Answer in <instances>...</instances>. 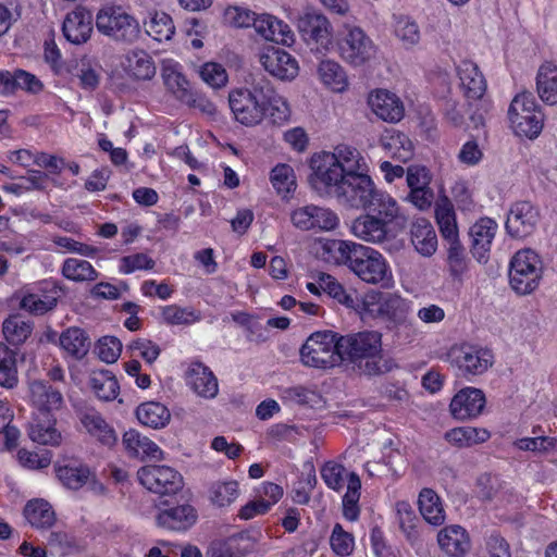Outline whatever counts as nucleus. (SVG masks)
Here are the masks:
<instances>
[{
	"mask_svg": "<svg viewBox=\"0 0 557 557\" xmlns=\"http://www.w3.org/2000/svg\"><path fill=\"white\" fill-rule=\"evenodd\" d=\"M419 509L426 522L433 525H441L445 521V512L440 496L431 488H423L420 492Z\"/></svg>",
	"mask_w": 557,
	"mask_h": 557,
	"instance_id": "obj_37",
	"label": "nucleus"
},
{
	"mask_svg": "<svg viewBox=\"0 0 557 557\" xmlns=\"http://www.w3.org/2000/svg\"><path fill=\"white\" fill-rule=\"evenodd\" d=\"M369 248L370 247L361 244L343 239H331L323 246L324 251H326L337 264L347 265L352 272L362 260L363 256L369 252Z\"/></svg>",
	"mask_w": 557,
	"mask_h": 557,
	"instance_id": "obj_20",
	"label": "nucleus"
},
{
	"mask_svg": "<svg viewBox=\"0 0 557 557\" xmlns=\"http://www.w3.org/2000/svg\"><path fill=\"white\" fill-rule=\"evenodd\" d=\"M24 516L36 529H49L55 522L52 506L44 499L29 500L24 508Z\"/></svg>",
	"mask_w": 557,
	"mask_h": 557,
	"instance_id": "obj_35",
	"label": "nucleus"
},
{
	"mask_svg": "<svg viewBox=\"0 0 557 557\" xmlns=\"http://www.w3.org/2000/svg\"><path fill=\"white\" fill-rule=\"evenodd\" d=\"M447 245L449 272L458 277L467 270L465 249L459 240V235L444 239Z\"/></svg>",
	"mask_w": 557,
	"mask_h": 557,
	"instance_id": "obj_53",
	"label": "nucleus"
},
{
	"mask_svg": "<svg viewBox=\"0 0 557 557\" xmlns=\"http://www.w3.org/2000/svg\"><path fill=\"white\" fill-rule=\"evenodd\" d=\"M344 472L342 465L329 461L322 467L321 476L330 488L338 491L344 486Z\"/></svg>",
	"mask_w": 557,
	"mask_h": 557,
	"instance_id": "obj_63",
	"label": "nucleus"
},
{
	"mask_svg": "<svg viewBox=\"0 0 557 557\" xmlns=\"http://www.w3.org/2000/svg\"><path fill=\"white\" fill-rule=\"evenodd\" d=\"M508 119L515 134L529 139L539 137L544 126V114L530 91L518 94L512 99Z\"/></svg>",
	"mask_w": 557,
	"mask_h": 557,
	"instance_id": "obj_5",
	"label": "nucleus"
},
{
	"mask_svg": "<svg viewBox=\"0 0 557 557\" xmlns=\"http://www.w3.org/2000/svg\"><path fill=\"white\" fill-rule=\"evenodd\" d=\"M187 380L194 392L201 397L213 398L219 392L216 377L208 367L200 362L191 366Z\"/></svg>",
	"mask_w": 557,
	"mask_h": 557,
	"instance_id": "obj_28",
	"label": "nucleus"
},
{
	"mask_svg": "<svg viewBox=\"0 0 557 557\" xmlns=\"http://www.w3.org/2000/svg\"><path fill=\"white\" fill-rule=\"evenodd\" d=\"M99 33L117 44L132 45L141 34L139 22L122 7L111 5L100 9L96 15Z\"/></svg>",
	"mask_w": 557,
	"mask_h": 557,
	"instance_id": "obj_4",
	"label": "nucleus"
},
{
	"mask_svg": "<svg viewBox=\"0 0 557 557\" xmlns=\"http://www.w3.org/2000/svg\"><path fill=\"white\" fill-rule=\"evenodd\" d=\"M310 186L320 195L334 197L337 201L350 208L363 210H376L380 206L386 209L393 207L392 197L376 188L371 176L362 171L342 174L336 182L315 181Z\"/></svg>",
	"mask_w": 557,
	"mask_h": 557,
	"instance_id": "obj_1",
	"label": "nucleus"
},
{
	"mask_svg": "<svg viewBox=\"0 0 557 557\" xmlns=\"http://www.w3.org/2000/svg\"><path fill=\"white\" fill-rule=\"evenodd\" d=\"M53 414H34L29 425V437L41 445L57 446L61 442V433L54 428Z\"/></svg>",
	"mask_w": 557,
	"mask_h": 557,
	"instance_id": "obj_29",
	"label": "nucleus"
},
{
	"mask_svg": "<svg viewBox=\"0 0 557 557\" xmlns=\"http://www.w3.org/2000/svg\"><path fill=\"white\" fill-rule=\"evenodd\" d=\"M33 331V323L24 321L20 315H10L4 320L2 325V332L7 341L13 345H20L24 343Z\"/></svg>",
	"mask_w": 557,
	"mask_h": 557,
	"instance_id": "obj_47",
	"label": "nucleus"
},
{
	"mask_svg": "<svg viewBox=\"0 0 557 557\" xmlns=\"http://www.w3.org/2000/svg\"><path fill=\"white\" fill-rule=\"evenodd\" d=\"M32 401L37 414H53L63 404V396L60 391L52 387L48 382L34 381L29 385Z\"/></svg>",
	"mask_w": 557,
	"mask_h": 557,
	"instance_id": "obj_22",
	"label": "nucleus"
},
{
	"mask_svg": "<svg viewBox=\"0 0 557 557\" xmlns=\"http://www.w3.org/2000/svg\"><path fill=\"white\" fill-rule=\"evenodd\" d=\"M339 336L333 331L311 334L300 348V358L305 366L312 368H333L339 359Z\"/></svg>",
	"mask_w": 557,
	"mask_h": 557,
	"instance_id": "obj_6",
	"label": "nucleus"
},
{
	"mask_svg": "<svg viewBox=\"0 0 557 557\" xmlns=\"http://www.w3.org/2000/svg\"><path fill=\"white\" fill-rule=\"evenodd\" d=\"M453 362L463 375H481L494 363V356L490 349L478 346L463 345L453 350Z\"/></svg>",
	"mask_w": 557,
	"mask_h": 557,
	"instance_id": "obj_14",
	"label": "nucleus"
},
{
	"mask_svg": "<svg viewBox=\"0 0 557 557\" xmlns=\"http://www.w3.org/2000/svg\"><path fill=\"white\" fill-rule=\"evenodd\" d=\"M17 351L0 342V386L13 388L17 385Z\"/></svg>",
	"mask_w": 557,
	"mask_h": 557,
	"instance_id": "obj_42",
	"label": "nucleus"
},
{
	"mask_svg": "<svg viewBox=\"0 0 557 557\" xmlns=\"http://www.w3.org/2000/svg\"><path fill=\"white\" fill-rule=\"evenodd\" d=\"M260 63L273 77L281 81L294 79L299 71L298 62L287 51L269 47L260 54Z\"/></svg>",
	"mask_w": 557,
	"mask_h": 557,
	"instance_id": "obj_17",
	"label": "nucleus"
},
{
	"mask_svg": "<svg viewBox=\"0 0 557 557\" xmlns=\"http://www.w3.org/2000/svg\"><path fill=\"white\" fill-rule=\"evenodd\" d=\"M330 543L334 553L338 556H348L354 549V537L346 532L339 523L333 528Z\"/></svg>",
	"mask_w": 557,
	"mask_h": 557,
	"instance_id": "obj_57",
	"label": "nucleus"
},
{
	"mask_svg": "<svg viewBox=\"0 0 557 557\" xmlns=\"http://www.w3.org/2000/svg\"><path fill=\"white\" fill-rule=\"evenodd\" d=\"M410 235L411 243L420 255L430 257L436 251L437 237L429 220L416 219L411 224Z\"/></svg>",
	"mask_w": 557,
	"mask_h": 557,
	"instance_id": "obj_27",
	"label": "nucleus"
},
{
	"mask_svg": "<svg viewBox=\"0 0 557 557\" xmlns=\"http://www.w3.org/2000/svg\"><path fill=\"white\" fill-rule=\"evenodd\" d=\"M290 219L296 227L304 231L312 228L331 231L338 224V218L333 211L312 205L296 209Z\"/></svg>",
	"mask_w": 557,
	"mask_h": 557,
	"instance_id": "obj_18",
	"label": "nucleus"
},
{
	"mask_svg": "<svg viewBox=\"0 0 557 557\" xmlns=\"http://www.w3.org/2000/svg\"><path fill=\"white\" fill-rule=\"evenodd\" d=\"M361 482L359 476L351 472L348 475L347 492L343 497V515L349 521H356L359 517L358 502L360 498Z\"/></svg>",
	"mask_w": 557,
	"mask_h": 557,
	"instance_id": "obj_49",
	"label": "nucleus"
},
{
	"mask_svg": "<svg viewBox=\"0 0 557 557\" xmlns=\"http://www.w3.org/2000/svg\"><path fill=\"white\" fill-rule=\"evenodd\" d=\"M95 351L102 361L113 363L122 352V343L115 336H103L98 341Z\"/></svg>",
	"mask_w": 557,
	"mask_h": 557,
	"instance_id": "obj_55",
	"label": "nucleus"
},
{
	"mask_svg": "<svg viewBox=\"0 0 557 557\" xmlns=\"http://www.w3.org/2000/svg\"><path fill=\"white\" fill-rule=\"evenodd\" d=\"M269 91V79L256 75L250 87L230 92L228 104L237 122L245 126H255L264 119V100Z\"/></svg>",
	"mask_w": 557,
	"mask_h": 557,
	"instance_id": "obj_3",
	"label": "nucleus"
},
{
	"mask_svg": "<svg viewBox=\"0 0 557 557\" xmlns=\"http://www.w3.org/2000/svg\"><path fill=\"white\" fill-rule=\"evenodd\" d=\"M62 30L70 42L75 45L86 42L92 32L91 13L84 9L69 13L63 22Z\"/></svg>",
	"mask_w": 557,
	"mask_h": 557,
	"instance_id": "obj_23",
	"label": "nucleus"
},
{
	"mask_svg": "<svg viewBox=\"0 0 557 557\" xmlns=\"http://www.w3.org/2000/svg\"><path fill=\"white\" fill-rule=\"evenodd\" d=\"M61 347L76 359L86 356L90 347V339L84 330L79 327H70L60 335Z\"/></svg>",
	"mask_w": 557,
	"mask_h": 557,
	"instance_id": "obj_38",
	"label": "nucleus"
},
{
	"mask_svg": "<svg viewBox=\"0 0 557 557\" xmlns=\"http://www.w3.org/2000/svg\"><path fill=\"white\" fill-rule=\"evenodd\" d=\"M136 417L145 426L162 429L170 422L171 413L163 404L147 401L137 407Z\"/></svg>",
	"mask_w": 557,
	"mask_h": 557,
	"instance_id": "obj_31",
	"label": "nucleus"
},
{
	"mask_svg": "<svg viewBox=\"0 0 557 557\" xmlns=\"http://www.w3.org/2000/svg\"><path fill=\"white\" fill-rule=\"evenodd\" d=\"M55 473L59 481L70 490L81 488L90 476L89 468L77 461L55 466Z\"/></svg>",
	"mask_w": 557,
	"mask_h": 557,
	"instance_id": "obj_36",
	"label": "nucleus"
},
{
	"mask_svg": "<svg viewBox=\"0 0 557 557\" xmlns=\"http://www.w3.org/2000/svg\"><path fill=\"white\" fill-rule=\"evenodd\" d=\"M354 273L363 282L381 287H389L393 283L392 271L384 257L373 248H369Z\"/></svg>",
	"mask_w": 557,
	"mask_h": 557,
	"instance_id": "obj_16",
	"label": "nucleus"
},
{
	"mask_svg": "<svg viewBox=\"0 0 557 557\" xmlns=\"http://www.w3.org/2000/svg\"><path fill=\"white\" fill-rule=\"evenodd\" d=\"M499 480L490 473H483L476 479V493L482 500H492L499 490Z\"/></svg>",
	"mask_w": 557,
	"mask_h": 557,
	"instance_id": "obj_64",
	"label": "nucleus"
},
{
	"mask_svg": "<svg viewBox=\"0 0 557 557\" xmlns=\"http://www.w3.org/2000/svg\"><path fill=\"white\" fill-rule=\"evenodd\" d=\"M458 74L466 96L473 100L482 98L486 90V82L478 65L472 61H462L458 66Z\"/></svg>",
	"mask_w": 557,
	"mask_h": 557,
	"instance_id": "obj_30",
	"label": "nucleus"
},
{
	"mask_svg": "<svg viewBox=\"0 0 557 557\" xmlns=\"http://www.w3.org/2000/svg\"><path fill=\"white\" fill-rule=\"evenodd\" d=\"M86 430L98 438L103 445L112 446L117 441L115 431L97 412H86L81 417Z\"/></svg>",
	"mask_w": 557,
	"mask_h": 557,
	"instance_id": "obj_39",
	"label": "nucleus"
},
{
	"mask_svg": "<svg viewBox=\"0 0 557 557\" xmlns=\"http://www.w3.org/2000/svg\"><path fill=\"white\" fill-rule=\"evenodd\" d=\"M537 94L543 102L547 104L557 103V66L553 63H545L540 66L536 75Z\"/></svg>",
	"mask_w": 557,
	"mask_h": 557,
	"instance_id": "obj_33",
	"label": "nucleus"
},
{
	"mask_svg": "<svg viewBox=\"0 0 557 557\" xmlns=\"http://www.w3.org/2000/svg\"><path fill=\"white\" fill-rule=\"evenodd\" d=\"M396 36L406 47H412L420 40V32L417 23L409 17L398 18L395 26Z\"/></svg>",
	"mask_w": 557,
	"mask_h": 557,
	"instance_id": "obj_60",
	"label": "nucleus"
},
{
	"mask_svg": "<svg viewBox=\"0 0 557 557\" xmlns=\"http://www.w3.org/2000/svg\"><path fill=\"white\" fill-rule=\"evenodd\" d=\"M539 220L540 212L531 202L519 201L509 210L506 231L511 237L524 238L535 231Z\"/></svg>",
	"mask_w": 557,
	"mask_h": 557,
	"instance_id": "obj_15",
	"label": "nucleus"
},
{
	"mask_svg": "<svg viewBox=\"0 0 557 557\" xmlns=\"http://www.w3.org/2000/svg\"><path fill=\"white\" fill-rule=\"evenodd\" d=\"M497 224L490 218H481L469 230L471 237L470 251L479 261H485L491 249L492 240L495 237Z\"/></svg>",
	"mask_w": 557,
	"mask_h": 557,
	"instance_id": "obj_21",
	"label": "nucleus"
},
{
	"mask_svg": "<svg viewBox=\"0 0 557 557\" xmlns=\"http://www.w3.org/2000/svg\"><path fill=\"white\" fill-rule=\"evenodd\" d=\"M163 319L172 325L190 324L200 320V314L188 308L166 306L162 310Z\"/></svg>",
	"mask_w": 557,
	"mask_h": 557,
	"instance_id": "obj_56",
	"label": "nucleus"
},
{
	"mask_svg": "<svg viewBox=\"0 0 557 557\" xmlns=\"http://www.w3.org/2000/svg\"><path fill=\"white\" fill-rule=\"evenodd\" d=\"M224 23L235 28L250 27L255 12L243 7H228L224 11Z\"/></svg>",
	"mask_w": 557,
	"mask_h": 557,
	"instance_id": "obj_59",
	"label": "nucleus"
},
{
	"mask_svg": "<svg viewBox=\"0 0 557 557\" xmlns=\"http://www.w3.org/2000/svg\"><path fill=\"white\" fill-rule=\"evenodd\" d=\"M129 72L133 77L149 81L156 75L152 57L145 50H134L127 57Z\"/></svg>",
	"mask_w": 557,
	"mask_h": 557,
	"instance_id": "obj_44",
	"label": "nucleus"
},
{
	"mask_svg": "<svg viewBox=\"0 0 557 557\" xmlns=\"http://www.w3.org/2000/svg\"><path fill=\"white\" fill-rule=\"evenodd\" d=\"M318 73L321 81L334 90L342 91L347 86V76L343 67L335 61L323 60L320 62Z\"/></svg>",
	"mask_w": 557,
	"mask_h": 557,
	"instance_id": "obj_51",
	"label": "nucleus"
},
{
	"mask_svg": "<svg viewBox=\"0 0 557 557\" xmlns=\"http://www.w3.org/2000/svg\"><path fill=\"white\" fill-rule=\"evenodd\" d=\"M197 520L195 508L188 504L160 510L157 516V523L160 527L183 531L190 528Z\"/></svg>",
	"mask_w": 557,
	"mask_h": 557,
	"instance_id": "obj_25",
	"label": "nucleus"
},
{
	"mask_svg": "<svg viewBox=\"0 0 557 557\" xmlns=\"http://www.w3.org/2000/svg\"><path fill=\"white\" fill-rule=\"evenodd\" d=\"M239 495L235 480L213 482L209 488V498L214 506H230Z\"/></svg>",
	"mask_w": 557,
	"mask_h": 557,
	"instance_id": "obj_50",
	"label": "nucleus"
},
{
	"mask_svg": "<svg viewBox=\"0 0 557 557\" xmlns=\"http://www.w3.org/2000/svg\"><path fill=\"white\" fill-rule=\"evenodd\" d=\"M90 386L97 397L104 401L115 399L120 391L116 377L108 370L95 372L90 377Z\"/></svg>",
	"mask_w": 557,
	"mask_h": 557,
	"instance_id": "obj_43",
	"label": "nucleus"
},
{
	"mask_svg": "<svg viewBox=\"0 0 557 557\" xmlns=\"http://www.w3.org/2000/svg\"><path fill=\"white\" fill-rule=\"evenodd\" d=\"M542 260L532 249L517 251L510 261L509 283L519 295H528L535 290L542 278Z\"/></svg>",
	"mask_w": 557,
	"mask_h": 557,
	"instance_id": "obj_7",
	"label": "nucleus"
},
{
	"mask_svg": "<svg viewBox=\"0 0 557 557\" xmlns=\"http://www.w3.org/2000/svg\"><path fill=\"white\" fill-rule=\"evenodd\" d=\"M123 445L133 457L158 458L162 455L159 446L146 436H141L136 430H128L123 435Z\"/></svg>",
	"mask_w": 557,
	"mask_h": 557,
	"instance_id": "obj_34",
	"label": "nucleus"
},
{
	"mask_svg": "<svg viewBox=\"0 0 557 557\" xmlns=\"http://www.w3.org/2000/svg\"><path fill=\"white\" fill-rule=\"evenodd\" d=\"M359 312L363 317L377 318L395 326L406 321L408 305L396 294L370 292L362 297Z\"/></svg>",
	"mask_w": 557,
	"mask_h": 557,
	"instance_id": "obj_8",
	"label": "nucleus"
},
{
	"mask_svg": "<svg viewBox=\"0 0 557 557\" xmlns=\"http://www.w3.org/2000/svg\"><path fill=\"white\" fill-rule=\"evenodd\" d=\"M361 161L363 159L356 148L338 145L333 152L323 151L311 158L308 182L312 184L322 178L336 182L342 174L361 171Z\"/></svg>",
	"mask_w": 557,
	"mask_h": 557,
	"instance_id": "obj_2",
	"label": "nucleus"
},
{
	"mask_svg": "<svg viewBox=\"0 0 557 557\" xmlns=\"http://www.w3.org/2000/svg\"><path fill=\"white\" fill-rule=\"evenodd\" d=\"M383 147L392 152L393 158L407 162L413 157V145L401 132H392L382 138Z\"/></svg>",
	"mask_w": 557,
	"mask_h": 557,
	"instance_id": "obj_45",
	"label": "nucleus"
},
{
	"mask_svg": "<svg viewBox=\"0 0 557 557\" xmlns=\"http://www.w3.org/2000/svg\"><path fill=\"white\" fill-rule=\"evenodd\" d=\"M319 285L320 288L330 297L336 299L347 308H352L359 312L362 298H360L356 293H347L335 277L326 273H320Z\"/></svg>",
	"mask_w": 557,
	"mask_h": 557,
	"instance_id": "obj_32",
	"label": "nucleus"
},
{
	"mask_svg": "<svg viewBox=\"0 0 557 557\" xmlns=\"http://www.w3.org/2000/svg\"><path fill=\"white\" fill-rule=\"evenodd\" d=\"M264 100V117H269L275 125L286 123L290 117V109L287 101L281 97L269 81V91Z\"/></svg>",
	"mask_w": 557,
	"mask_h": 557,
	"instance_id": "obj_40",
	"label": "nucleus"
},
{
	"mask_svg": "<svg viewBox=\"0 0 557 557\" xmlns=\"http://www.w3.org/2000/svg\"><path fill=\"white\" fill-rule=\"evenodd\" d=\"M271 183L278 194H288L296 188L294 171L288 164H277L271 172Z\"/></svg>",
	"mask_w": 557,
	"mask_h": 557,
	"instance_id": "obj_54",
	"label": "nucleus"
},
{
	"mask_svg": "<svg viewBox=\"0 0 557 557\" xmlns=\"http://www.w3.org/2000/svg\"><path fill=\"white\" fill-rule=\"evenodd\" d=\"M57 302L58 300L54 297L40 299L35 294H27L22 298L20 307L32 314L41 315L52 310L57 306Z\"/></svg>",
	"mask_w": 557,
	"mask_h": 557,
	"instance_id": "obj_61",
	"label": "nucleus"
},
{
	"mask_svg": "<svg viewBox=\"0 0 557 557\" xmlns=\"http://www.w3.org/2000/svg\"><path fill=\"white\" fill-rule=\"evenodd\" d=\"M484 393L475 387L460 389L451 399L449 411L455 419L467 420L480 416L485 407Z\"/></svg>",
	"mask_w": 557,
	"mask_h": 557,
	"instance_id": "obj_19",
	"label": "nucleus"
},
{
	"mask_svg": "<svg viewBox=\"0 0 557 557\" xmlns=\"http://www.w3.org/2000/svg\"><path fill=\"white\" fill-rule=\"evenodd\" d=\"M140 484L161 496L174 495L183 488V476L168 466L148 465L137 471Z\"/></svg>",
	"mask_w": 557,
	"mask_h": 557,
	"instance_id": "obj_10",
	"label": "nucleus"
},
{
	"mask_svg": "<svg viewBox=\"0 0 557 557\" xmlns=\"http://www.w3.org/2000/svg\"><path fill=\"white\" fill-rule=\"evenodd\" d=\"M396 510L401 531L409 540L417 537L416 521L418 520L412 507L406 502H398Z\"/></svg>",
	"mask_w": 557,
	"mask_h": 557,
	"instance_id": "obj_58",
	"label": "nucleus"
},
{
	"mask_svg": "<svg viewBox=\"0 0 557 557\" xmlns=\"http://www.w3.org/2000/svg\"><path fill=\"white\" fill-rule=\"evenodd\" d=\"M435 218L443 239L458 235L454 206L446 196L436 201Z\"/></svg>",
	"mask_w": 557,
	"mask_h": 557,
	"instance_id": "obj_41",
	"label": "nucleus"
},
{
	"mask_svg": "<svg viewBox=\"0 0 557 557\" xmlns=\"http://www.w3.org/2000/svg\"><path fill=\"white\" fill-rule=\"evenodd\" d=\"M369 104L372 111L383 121L398 122L404 116V106L399 98L387 91L376 90L369 97Z\"/></svg>",
	"mask_w": 557,
	"mask_h": 557,
	"instance_id": "obj_24",
	"label": "nucleus"
},
{
	"mask_svg": "<svg viewBox=\"0 0 557 557\" xmlns=\"http://www.w3.org/2000/svg\"><path fill=\"white\" fill-rule=\"evenodd\" d=\"M393 207L386 209L380 206L376 210H364L367 213L356 218L351 224V232L355 236L371 243H382L386 239L388 224L397 219L399 208L395 199H392Z\"/></svg>",
	"mask_w": 557,
	"mask_h": 557,
	"instance_id": "obj_9",
	"label": "nucleus"
},
{
	"mask_svg": "<svg viewBox=\"0 0 557 557\" xmlns=\"http://www.w3.org/2000/svg\"><path fill=\"white\" fill-rule=\"evenodd\" d=\"M147 35L157 41L169 40L175 32L171 16L164 12H156L149 21L145 22Z\"/></svg>",
	"mask_w": 557,
	"mask_h": 557,
	"instance_id": "obj_48",
	"label": "nucleus"
},
{
	"mask_svg": "<svg viewBox=\"0 0 557 557\" xmlns=\"http://www.w3.org/2000/svg\"><path fill=\"white\" fill-rule=\"evenodd\" d=\"M445 438L457 446H472L484 443L490 438V432L485 429L471 426L455 428L445 434Z\"/></svg>",
	"mask_w": 557,
	"mask_h": 557,
	"instance_id": "obj_46",
	"label": "nucleus"
},
{
	"mask_svg": "<svg viewBox=\"0 0 557 557\" xmlns=\"http://www.w3.org/2000/svg\"><path fill=\"white\" fill-rule=\"evenodd\" d=\"M62 274L67 280L75 282L95 281L98 272L86 261L76 258H69L62 267Z\"/></svg>",
	"mask_w": 557,
	"mask_h": 557,
	"instance_id": "obj_52",
	"label": "nucleus"
},
{
	"mask_svg": "<svg viewBox=\"0 0 557 557\" xmlns=\"http://www.w3.org/2000/svg\"><path fill=\"white\" fill-rule=\"evenodd\" d=\"M406 180L410 190H413V188H426L430 186L432 175L426 166L412 164L406 170Z\"/></svg>",
	"mask_w": 557,
	"mask_h": 557,
	"instance_id": "obj_62",
	"label": "nucleus"
},
{
	"mask_svg": "<svg viewBox=\"0 0 557 557\" xmlns=\"http://www.w3.org/2000/svg\"><path fill=\"white\" fill-rule=\"evenodd\" d=\"M298 30L302 39L311 46V50L322 52L331 45V25L327 18L317 12L307 11L299 16Z\"/></svg>",
	"mask_w": 557,
	"mask_h": 557,
	"instance_id": "obj_12",
	"label": "nucleus"
},
{
	"mask_svg": "<svg viewBox=\"0 0 557 557\" xmlns=\"http://www.w3.org/2000/svg\"><path fill=\"white\" fill-rule=\"evenodd\" d=\"M437 542L441 548L451 557H462L470 549V539L467 531L457 524L441 530Z\"/></svg>",
	"mask_w": 557,
	"mask_h": 557,
	"instance_id": "obj_26",
	"label": "nucleus"
},
{
	"mask_svg": "<svg viewBox=\"0 0 557 557\" xmlns=\"http://www.w3.org/2000/svg\"><path fill=\"white\" fill-rule=\"evenodd\" d=\"M382 335L379 332L367 331L339 336V359L358 362L364 357H377L381 352Z\"/></svg>",
	"mask_w": 557,
	"mask_h": 557,
	"instance_id": "obj_11",
	"label": "nucleus"
},
{
	"mask_svg": "<svg viewBox=\"0 0 557 557\" xmlns=\"http://www.w3.org/2000/svg\"><path fill=\"white\" fill-rule=\"evenodd\" d=\"M342 58L355 66L362 65L374 54V45L370 37L359 27L348 29L339 40Z\"/></svg>",
	"mask_w": 557,
	"mask_h": 557,
	"instance_id": "obj_13",
	"label": "nucleus"
}]
</instances>
